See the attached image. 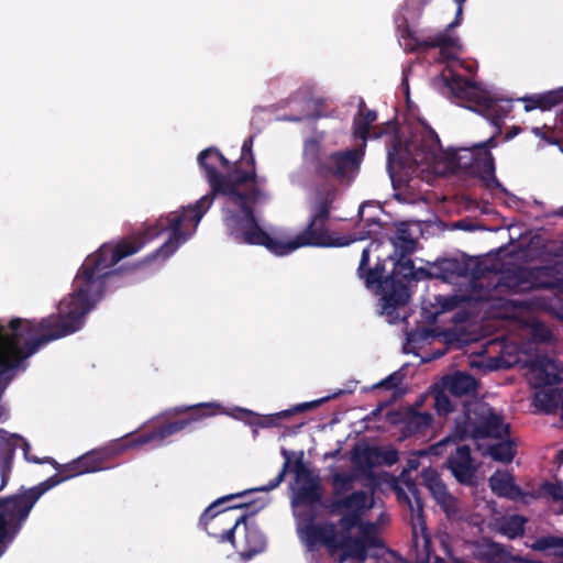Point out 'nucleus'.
I'll list each match as a JSON object with an SVG mask.
<instances>
[{
  "instance_id": "obj_1",
  "label": "nucleus",
  "mask_w": 563,
  "mask_h": 563,
  "mask_svg": "<svg viewBox=\"0 0 563 563\" xmlns=\"http://www.w3.org/2000/svg\"><path fill=\"white\" fill-rule=\"evenodd\" d=\"M197 161L206 173L211 188L210 194L205 195L194 205L161 216L153 224L131 236L121 239L115 244L103 243L96 252L86 257L106 283L109 277L118 273V269L113 267L120 261L137 253L145 244L164 232L169 233L168 239L145 261H152L158 256L169 257L196 230L202 217L211 207L216 195L223 196L244 184L252 183L256 185L258 181L257 174L243 172L238 163L232 165L217 147L211 146L201 151Z\"/></svg>"
},
{
  "instance_id": "obj_2",
  "label": "nucleus",
  "mask_w": 563,
  "mask_h": 563,
  "mask_svg": "<svg viewBox=\"0 0 563 563\" xmlns=\"http://www.w3.org/2000/svg\"><path fill=\"white\" fill-rule=\"evenodd\" d=\"M223 196L238 208L228 209L223 222L229 236L239 244L261 245L275 255L284 256L299 247H342L351 242L346 236H333L327 229L338 197L335 187H327L316 192L307 227L289 241L272 236L260 225L254 206L267 197L261 188L253 186L247 191L236 188Z\"/></svg>"
},
{
  "instance_id": "obj_3",
  "label": "nucleus",
  "mask_w": 563,
  "mask_h": 563,
  "mask_svg": "<svg viewBox=\"0 0 563 563\" xmlns=\"http://www.w3.org/2000/svg\"><path fill=\"white\" fill-rule=\"evenodd\" d=\"M394 261V268L390 274L385 275V263L378 261L373 268L369 265V249L365 247L362 251L357 274L364 280L368 289H376L379 294L382 302V313L393 317L399 307L408 303L410 295L406 284L400 279L411 282L415 274L413 261L400 255H396Z\"/></svg>"
},
{
  "instance_id": "obj_4",
  "label": "nucleus",
  "mask_w": 563,
  "mask_h": 563,
  "mask_svg": "<svg viewBox=\"0 0 563 563\" xmlns=\"http://www.w3.org/2000/svg\"><path fill=\"white\" fill-rule=\"evenodd\" d=\"M509 434V428L505 424L503 417L494 412L487 405L473 404L464 406L463 413L455 419L452 432L431 445L430 452L434 455H442L449 443H457L467 439H503Z\"/></svg>"
},
{
  "instance_id": "obj_5",
  "label": "nucleus",
  "mask_w": 563,
  "mask_h": 563,
  "mask_svg": "<svg viewBox=\"0 0 563 563\" xmlns=\"http://www.w3.org/2000/svg\"><path fill=\"white\" fill-rule=\"evenodd\" d=\"M364 147L325 152L318 142H311L307 148L308 162L316 178L339 184H351L364 158Z\"/></svg>"
},
{
  "instance_id": "obj_6",
  "label": "nucleus",
  "mask_w": 563,
  "mask_h": 563,
  "mask_svg": "<svg viewBox=\"0 0 563 563\" xmlns=\"http://www.w3.org/2000/svg\"><path fill=\"white\" fill-rule=\"evenodd\" d=\"M442 155V145L438 134L433 130L423 131L402 148L397 136L387 153V168L391 174L395 166L399 168L411 167L412 165H432Z\"/></svg>"
},
{
  "instance_id": "obj_7",
  "label": "nucleus",
  "mask_w": 563,
  "mask_h": 563,
  "mask_svg": "<svg viewBox=\"0 0 563 563\" xmlns=\"http://www.w3.org/2000/svg\"><path fill=\"white\" fill-rule=\"evenodd\" d=\"M177 412H188V416L174 421H167L155 426L152 430L128 439L125 446L134 448L153 441H163L183 430L194 431L203 419L214 417L223 412V408L217 402H200L192 406L177 408Z\"/></svg>"
},
{
  "instance_id": "obj_8",
  "label": "nucleus",
  "mask_w": 563,
  "mask_h": 563,
  "mask_svg": "<svg viewBox=\"0 0 563 563\" xmlns=\"http://www.w3.org/2000/svg\"><path fill=\"white\" fill-rule=\"evenodd\" d=\"M253 492L252 489L236 493V494H230L227 496H223L216 501H213L208 508L205 509L202 512L199 523L200 526L207 531L209 536H212L219 540V542H230L232 545L235 547V540H234V531L236 528L242 525V522H245L246 515H242L239 518L234 520V523L232 527L228 529H223L222 532L218 533L216 531L217 528L223 526L228 521V511L232 509H239L244 508L247 506L246 503H241L232 506H228L224 509H219V507L230 500H233L235 498H241L245 494Z\"/></svg>"
},
{
  "instance_id": "obj_9",
  "label": "nucleus",
  "mask_w": 563,
  "mask_h": 563,
  "mask_svg": "<svg viewBox=\"0 0 563 563\" xmlns=\"http://www.w3.org/2000/svg\"><path fill=\"white\" fill-rule=\"evenodd\" d=\"M298 532L309 548L324 545L331 553L335 552L339 540L336 525L331 521L316 522L314 509H298L295 511Z\"/></svg>"
},
{
  "instance_id": "obj_10",
  "label": "nucleus",
  "mask_w": 563,
  "mask_h": 563,
  "mask_svg": "<svg viewBox=\"0 0 563 563\" xmlns=\"http://www.w3.org/2000/svg\"><path fill=\"white\" fill-rule=\"evenodd\" d=\"M21 446L25 461L34 464H49L53 467L58 465V462L51 457H37L31 454V444L29 441L18 433H9L0 429V492L7 486L13 468L15 451Z\"/></svg>"
},
{
  "instance_id": "obj_11",
  "label": "nucleus",
  "mask_w": 563,
  "mask_h": 563,
  "mask_svg": "<svg viewBox=\"0 0 563 563\" xmlns=\"http://www.w3.org/2000/svg\"><path fill=\"white\" fill-rule=\"evenodd\" d=\"M343 552L341 561L350 558L363 563L368 556L379 559L386 550L384 542L376 536V528L373 523L362 527L360 537L340 536L335 545V552Z\"/></svg>"
},
{
  "instance_id": "obj_12",
  "label": "nucleus",
  "mask_w": 563,
  "mask_h": 563,
  "mask_svg": "<svg viewBox=\"0 0 563 563\" xmlns=\"http://www.w3.org/2000/svg\"><path fill=\"white\" fill-rule=\"evenodd\" d=\"M367 494L364 490H356L350 495L334 499L324 507L331 514H338L346 510L339 519L336 528H340L339 536H352L351 531L361 525L362 511L367 507Z\"/></svg>"
},
{
  "instance_id": "obj_13",
  "label": "nucleus",
  "mask_w": 563,
  "mask_h": 563,
  "mask_svg": "<svg viewBox=\"0 0 563 563\" xmlns=\"http://www.w3.org/2000/svg\"><path fill=\"white\" fill-rule=\"evenodd\" d=\"M53 487H55V483L42 482L36 486L21 489L20 493L9 496L7 512L3 514L14 523V532H20L36 501Z\"/></svg>"
},
{
  "instance_id": "obj_14",
  "label": "nucleus",
  "mask_w": 563,
  "mask_h": 563,
  "mask_svg": "<svg viewBox=\"0 0 563 563\" xmlns=\"http://www.w3.org/2000/svg\"><path fill=\"white\" fill-rule=\"evenodd\" d=\"M435 276L444 282H452L459 277H479L478 264L472 260L442 258L433 263Z\"/></svg>"
},
{
  "instance_id": "obj_15",
  "label": "nucleus",
  "mask_w": 563,
  "mask_h": 563,
  "mask_svg": "<svg viewBox=\"0 0 563 563\" xmlns=\"http://www.w3.org/2000/svg\"><path fill=\"white\" fill-rule=\"evenodd\" d=\"M446 464L460 484L473 485L475 483L476 467L473 464L468 445H457L455 452L449 456Z\"/></svg>"
},
{
  "instance_id": "obj_16",
  "label": "nucleus",
  "mask_w": 563,
  "mask_h": 563,
  "mask_svg": "<svg viewBox=\"0 0 563 563\" xmlns=\"http://www.w3.org/2000/svg\"><path fill=\"white\" fill-rule=\"evenodd\" d=\"M470 176L478 178L487 189H499L507 194V189L495 175V159L490 151H477Z\"/></svg>"
},
{
  "instance_id": "obj_17",
  "label": "nucleus",
  "mask_w": 563,
  "mask_h": 563,
  "mask_svg": "<svg viewBox=\"0 0 563 563\" xmlns=\"http://www.w3.org/2000/svg\"><path fill=\"white\" fill-rule=\"evenodd\" d=\"M422 484L428 488L437 504L445 511H451L455 506L454 497L440 477L437 470L427 467L421 471Z\"/></svg>"
},
{
  "instance_id": "obj_18",
  "label": "nucleus",
  "mask_w": 563,
  "mask_h": 563,
  "mask_svg": "<svg viewBox=\"0 0 563 563\" xmlns=\"http://www.w3.org/2000/svg\"><path fill=\"white\" fill-rule=\"evenodd\" d=\"M476 104L479 108V112L487 118L498 131L501 129L504 119L512 109L511 99L494 98L485 93H483L481 100H476Z\"/></svg>"
},
{
  "instance_id": "obj_19",
  "label": "nucleus",
  "mask_w": 563,
  "mask_h": 563,
  "mask_svg": "<svg viewBox=\"0 0 563 563\" xmlns=\"http://www.w3.org/2000/svg\"><path fill=\"white\" fill-rule=\"evenodd\" d=\"M442 79L453 99L476 103L483 96L477 91L475 84L462 75L450 71L449 75L443 74Z\"/></svg>"
},
{
  "instance_id": "obj_20",
  "label": "nucleus",
  "mask_w": 563,
  "mask_h": 563,
  "mask_svg": "<svg viewBox=\"0 0 563 563\" xmlns=\"http://www.w3.org/2000/svg\"><path fill=\"white\" fill-rule=\"evenodd\" d=\"M442 79L453 99L476 103L483 96L477 91L475 84L462 75L450 71L449 75L443 74Z\"/></svg>"
},
{
  "instance_id": "obj_21",
  "label": "nucleus",
  "mask_w": 563,
  "mask_h": 563,
  "mask_svg": "<svg viewBox=\"0 0 563 563\" xmlns=\"http://www.w3.org/2000/svg\"><path fill=\"white\" fill-rule=\"evenodd\" d=\"M432 422L431 413L408 409L400 420V439L405 440L413 435L424 434L431 428Z\"/></svg>"
},
{
  "instance_id": "obj_22",
  "label": "nucleus",
  "mask_w": 563,
  "mask_h": 563,
  "mask_svg": "<svg viewBox=\"0 0 563 563\" xmlns=\"http://www.w3.org/2000/svg\"><path fill=\"white\" fill-rule=\"evenodd\" d=\"M126 442L128 439L124 438L122 439L121 442L114 443L110 448L92 450L86 454H82L81 456H79L80 459L85 460V462H82L81 464V467L87 468V473H93L108 468V460L112 455L130 448L125 446Z\"/></svg>"
},
{
  "instance_id": "obj_23",
  "label": "nucleus",
  "mask_w": 563,
  "mask_h": 563,
  "mask_svg": "<svg viewBox=\"0 0 563 563\" xmlns=\"http://www.w3.org/2000/svg\"><path fill=\"white\" fill-rule=\"evenodd\" d=\"M323 489L320 479H310L308 483H302L294 493L291 504L294 507H306V509H314L316 506L322 504Z\"/></svg>"
},
{
  "instance_id": "obj_24",
  "label": "nucleus",
  "mask_w": 563,
  "mask_h": 563,
  "mask_svg": "<svg viewBox=\"0 0 563 563\" xmlns=\"http://www.w3.org/2000/svg\"><path fill=\"white\" fill-rule=\"evenodd\" d=\"M330 399V397L321 398L318 400H312L308 402H302L299 405L294 406L290 409L283 410L273 415H266V416H258L256 415L253 420L252 424L261 427V428H271V427H278L280 426V421L283 419H287L294 415L305 412L310 409H314L319 407L322 402Z\"/></svg>"
},
{
  "instance_id": "obj_25",
  "label": "nucleus",
  "mask_w": 563,
  "mask_h": 563,
  "mask_svg": "<svg viewBox=\"0 0 563 563\" xmlns=\"http://www.w3.org/2000/svg\"><path fill=\"white\" fill-rule=\"evenodd\" d=\"M531 290L555 289L561 285L560 272L554 265L528 267Z\"/></svg>"
},
{
  "instance_id": "obj_26",
  "label": "nucleus",
  "mask_w": 563,
  "mask_h": 563,
  "mask_svg": "<svg viewBox=\"0 0 563 563\" xmlns=\"http://www.w3.org/2000/svg\"><path fill=\"white\" fill-rule=\"evenodd\" d=\"M445 390L455 397L474 395L478 384L476 378L466 372H455L442 378Z\"/></svg>"
},
{
  "instance_id": "obj_27",
  "label": "nucleus",
  "mask_w": 563,
  "mask_h": 563,
  "mask_svg": "<svg viewBox=\"0 0 563 563\" xmlns=\"http://www.w3.org/2000/svg\"><path fill=\"white\" fill-rule=\"evenodd\" d=\"M498 286L511 294H525L531 291L528 267L517 266L507 269L499 277Z\"/></svg>"
},
{
  "instance_id": "obj_28",
  "label": "nucleus",
  "mask_w": 563,
  "mask_h": 563,
  "mask_svg": "<svg viewBox=\"0 0 563 563\" xmlns=\"http://www.w3.org/2000/svg\"><path fill=\"white\" fill-rule=\"evenodd\" d=\"M244 525V539L241 550V556L244 560H251L254 555L263 552L266 548V538L261 529L255 523H247V518Z\"/></svg>"
},
{
  "instance_id": "obj_29",
  "label": "nucleus",
  "mask_w": 563,
  "mask_h": 563,
  "mask_svg": "<svg viewBox=\"0 0 563 563\" xmlns=\"http://www.w3.org/2000/svg\"><path fill=\"white\" fill-rule=\"evenodd\" d=\"M531 368L537 373L538 386H553L560 384L562 377L559 373V364L548 356H540L532 362Z\"/></svg>"
},
{
  "instance_id": "obj_30",
  "label": "nucleus",
  "mask_w": 563,
  "mask_h": 563,
  "mask_svg": "<svg viewBox=\"0 0 563 563\" xmlns=\"http://www.w3.org/2000/svg\"><path fill=\"white\" fill-rule=\"evenodd\" d=\"M476 556L484 563H514L516 559L506 545L493 540H485L477 548Z\"/></svg>"
},
{
  "instance_id": "obj_31",
  "label": "nucleus",
  "mask_w": 563,
  "mask_h": 563,
  "mask_svg": "<svg viewBox=\"0 0 563 563\" xmlns=\"http://www.w3.org/2000/svg\"><path fill=\"white\" fill-rule=\"evenodd\" d=\"M492 490L499 497L517 498L521 495V488L516 485L509 473H495L489 478Z\"/></svg>"
},
{
  "instance_id": "obj_32",
  "label": "nucleus",
  "mask_w": 563,
  "mask_h": 563,
  "mask_svg": "<svg viewBox=\"0 0 563 563\" xmlns=\"http://www.w3.org/2000/svg\"><path fill=\"white\" fill-rule=\"evenodd\" d=\"M377 112L366 108L364 100L360 101L358 112L353 121V134L355 139L366 141L371 125L376 121Z\"/></svg>"
},
{
  "instance_id": "obj_33",
  "label": "nucleus",
  "mask_w": 563,
  "mask_h": 563,
  "mask_svg": "<svg viewBox=\"0 0 563 563\" xmlns=\"http://www.w3.org/2000/svg\"><path fill=\"white\" fill-rule=\"evenodd\" d=\"M452 30H448V26L444 29V31L442 32H439L437 35H434L433 37H429L427 40H423V41H418L416 38L415 40V47L416 48H422V49H428V48H440V49H445V48H459L460 47V40L457 36H453L450 34Z\"/></svg>"
},
{
  "instance_id": "obj_34",
  "label": "nucleus",
  "mask_w": 563,
  "mask_h": 563,
  "mask_svg": "<svg viewBox=\"0 0 563 563\" xmlns=\"http://www.w3.org/2000/svg\"><path fill=\"white\" fill-rule=\"evenodd\" d=\"M404 484L409 495L398 488L396 492L398 501L407 504L411 511H417V516L421 517L423 511V501L416 482L408 478L404 481Z\"/></svg>"
},
{
  "instance_id": "obj_35",
  "label": "nucleus",
  "mask_w": 563,
  "mask_h": 563,
  "mask_svg": "<svg viewBox=\"0 0 563 563\" xmlns=\"http://www.w3.org/2000/svg\"><path fill=\"white\" fill-rule=\"evenodd\" d=\"M85 462L84 459L77 457L69 463L59 464L54 467L57 473L45 479L44 482L55 483V486L58 484L73 478L78 475H82L87 473V468H82L81 464Z\"/></svg>"
},
{
  "instance_id": "obj_36",
  "label": "nucleus",
  "mask_w": 563,
  "mask_h": 563,
  "mask_svg": "<svg viewBox=\"0 0 563 563\" xmlns=\"http://www.w3.org/2000/svg\"><path fill=\"white\" fill-rule=\"evenodd\" d=\"M560 388H543L534 393V406L545 412L554 413L559 409Z\"/></svg>"
},
{
  "instance_id": "obj_37",
  "label": "nucleus",
  "mask_w": 563,
  "mask_h": 563,
  "mask_svg": "<svg viewBox=\"0 0 563 563\" xmlns=\"http://www.w3.org/2000/svg\"><path fill=\"white\" fill-rule=\"evenodd\" d=\"M477 157V148H460L450 154V164L454 169H457L470 176L473 169L475 159Z\"/></svg>"
},
{
  "instance_id": "obj_38",
  "label": "nucleus",
  "mask_w": 563,
  "mask_h": 563,
  "mask_svg": "<svg viewBox=\"0 0 563 563\" xmlns=\"http://www.w3.org/2000/svg\"><path fill=\"white\" fill-rule=\"evenodd\" d=\"M527 519L520 515H512L503 519L498 531L509 539H516L523 536Z\"/></svg>"
},
{
  "instance_id": "obj_39",
  "label": "nucleus",
  "mask_w": 563,
  "mask_h": 563,
  "mask_svg": "<svg viewBox=\"0 0 563 563\" xmlns=\"http://www.w3.org/2000/svg\"><path fill=\"white\" fill-rule=\"evenodd\" d=\"M394 246L395 255L406 257L415 252L416 240L411 238L407 229H398Z\"/></svg>"
},
{
  "instance_id": "obj_40",
  "label": "nucleus",
  "mask_w": 563,
  "mask_h": 563,
  "mask_svg": "<svg viewBox=\"0 0 563 563\" xmlns=\"http://www.w3.org/2000/svg\"><path fill=\"white\" fill-rule=\"evenodd\" d=\"M489 454L493 460L501 463H510L516 454L514 443L509 440L498 442L489 446Z\"/></svg>"
},
{
  "instance_id": "obj_41",
  "label": "nucleus",
  "mask_w": 563,
  "mask_h": 563,
  "mask_svg": "<svg viewBox=\"0 0 563 563\" xmlns=\"http://www.w3.org/2000/svg\"><path fill=\"white\" fill-rule=\"evenodd\" d=\"M280 453L284 456L285 461H284L283 467L279 471V473L277 474V476L275 478L271 479L266 485L257 487V488H253L252 490H254V492H271V490L277 488L283 483L286 474L290 471L291 461H290V453L285 448L282 449Z\"/></svg>"
},
{
  "instance_id": "obj_42",
  "label": "nucleus",
  "mask_w": 563,
  "mask_h": 563,
  "mask_svg": "<svg viewBox=\"0 0 563 563\" xmlns=\"http://www.w3.org/2000/svg\"><path fill=\"white\" fill-rule=\"evenodd\" d=\"M253 143H254V137L253 136H249L246 140H244L243 144H242V148H241V157H240V161L236 162L238 165L241 167V166H245L246 169H243V172H254L256 174V169H255V156L253 154Z\"/></svg>"
},
{
  "instance_id": "obj_43",
  "label": "nucleus",
  "mask_w": 563,
  "mask_h": 563,
  "mask_svg": "<svg viewBox=\"0 0 563 563\" xmlns=\"http://www.w3.org/2000/svg\"><path fill=\"white\" fill-rule=\"evenodd\" d=\"M354 477L346 473H335L332 476V493L339 499L353 487Z\"/></svg>"
},
{
  "instance_id": "obj_44",
  "label": "nucleus",
  "mask_w": 563,
  "mask_h": 563,
  "mask_svg": "<svg viewBox=\"0 0 563 563\" xmlns=\"http://www.w3.org/2000/svg\"><path fill=\"white\" fill-rule=\"evenodd\" d=\"M532 340L537 343H549L553 339L551 329L542 321L533 320L529 323Z\"/></svg>"
},
{
  "instance_id": "obj_45",
  "label": "nucleus",
  "mask_w": 563,
  "mask_h": 563,
  "mask_svg": "<svg viewBox=\"0 0 563 563\" xmlns=\"http://www.w3.org/2000/svg\"><path fill=\"white\" fill-rule=\"evenodd\" d=\"M290 470L295 473L297 482L301 484L308 483L310 479H320L319 476L313 475L312 471L306 466L302 451L299 453V456L296 459Z\"/></svg>"
},
{
  "instance_id": "obj_46",
  "label": "nucleus",
  "mask_w": 563,
  "mask_h": 563,
  "mask_svg": "<svg viewBox=\"0 0 563 563\" xmlns=\"http://www.w3.org/2000/svg\"><path fill=\"white\" fill-rule=\"evenodd\" d=\"M563 100V93L560 90H552L545 93L537 95V106L541 110H550Z\"/></svg>"
},
{
  "instance_id": "obj_47",
  "label": "nucleus",
  "mask_w": 563,
  "mask_h": 563,
  "mask_svg": "<svg viewBox=\"0 0 563 563\" xmlns=\"http://www.w3.org/2000/svg\"><path fill=\"white\" fill-rule=\"evenodd\" d=\"M19 532H14V523L4 514L0 512V545L7 547Z\"/></svg>"
},
{
  "instance_id": "obj_48",
  "label": "nucleus",
  "mask_w": 563,
  "mask_h": 563,
  "mask_svg": "<svg viewBox=\"0 0 563 563\" xmlns=\"http://www.w3.org/2000/svg\"><path fill=\"white\" fill-rule=\"evenodd\" d=\"M554 548H563V537H541L538 538L532 544L531 549L534 551H545Z\"/></svg>"
},
{
  "instance_id": "obj_49",
  "label": "nucleus",
  "mask_w": 563,
  "mask_h": 563,
  "mask_svg": "<svg viewBox=\"0 0 563 563\" xmlns=\"http://www.w3.org/2000/svg\"><path fill=\"white\" fill-rule=\"evenodd\" d=\"M434 408L439 415H448L454 410L450 397L444 391H438L434 396Z\"/></svg>"
},
{
  "instance_id": "obj_50",
  "label": "nucleus",
  "mask_w": 563,
  "mask_h": 563,
  "mask_svg": "<svg viewBox=\"0 0 563 563\" xmlns=\"http://www.w3.org/2000/svg\"><path fill=\"white\" fill-rule=\"evenodd\" d=\"M542 489L545 495L552 498L553 501H563V483L562 482H544Z\"/></svg>"
},
{
  "instance_id": "obj_51",
  "label": "nucleus",
  "mask_w": 563,
  "mask_h": 563,
  "mask_svg": "<svg viewBox=\"0 0 563 563\" xmlns=\"http://www.w3.org/2000/svg\"><path fill=\"white\" fill-rule=\"evenodd\" d=\"M371 452H373L376 456H380L384 463L389 466L396 464L399 460L398 451L396 449H387L382 451L375 448L372 449Z\"/></svg>"
},
{
  "instance_id": "obj_52",
  "label": "nucleus",
  "mask_w": 563,
  "mask_h": 563,
  "mask_svg": "<svg viewBox=\"0 0 563 563\" xmlns=\"http://www.w3.org/2000/svg\"><path fill=\"white\" fill-rule=\"evenodd\" d=\"M402 375L399 372H394L393 374L388 375L386 378L380 380L377 385H375L376 388H385V389H396L401 384Z\"/></svg>"
},
{
  "instance_id": "obj_53",
  "label": "nucleus",
  "mask_w": 563,
  "mask_h": 563,
  "mask_svg": "<svg viewBox=\"0 0 563 563\" xmlns=\"http://www.w3.org/2000/svg\"><path fill=\"white\" fill-rule=\"evenodd\" d=\"M413 275L411 277V282H420V280H426V279H432V278H438L435 276V269L434 271H429L424 267H419V268H413Z\"/></svg>"
},
{
  "instance_id": "obj_54",
  "label": "nucleus",
  "mask_w": 563,
  "mask_h": 563,
  "mask_svg": "<svg viewBox=\"0 0 563 563\" xmlns=\"http://www.w3.org/2000/svg\"><path fill=\"white\" fill-rule=\"evenodd\" d=\"M466 0H454L456 4V13L454 20L448 24V30H453L462 24L463 21V8Z\"/></svg>"
},
{
  "instance_id": "obj_55",
  "label": "nucleus",
  "mask_w": 563,
  "mask_h": 563,
  "mask_svg": "<svg viewBox=\"0 0 563 563\" xmlns=\"http://www.w3.org/2000/svg\"><path fill=\"white\" fill-rule=\"evenodd\" d=\"M324 108V101L321 98H317L313 100V112L311 114V119L317 120L323 117H327V114L323 111Z\"/></svg>"
},
{
  "instance_id": "obj_56",
  "label": "nucleus",
  "mask_w": 563,
  "mask_h": 563,
  "mask_svg": "<svg viewBox=\"0 0 563 563\" xmlns=\"http://www.w3.org/2000/svg\"><path fill=\"white\" fill-rule=\"evenodd\" d=\"M376 129H378V131H375V137H379L384 134L390 133L391 131H396L397 123L395 121H388L384 126H377Z\"/></svg>"
},
{
  "instance_id": "obj_57",
  "label": "nucleus",
  "mask_w": 563,
  "mask_h": 563,
  "mask_svg": "<svg viewBox=\"0 0 563 563\" xmlns=\"http://www.w3.org/2000/svg\"><path fill=\"white\" fill-rule=\"evenodd\" d=\"M497 146L495 136H490L487 141L476 145L477 151H490L492 147Z\"/></svg>"
},
{
  "instance_id": "obj_58",
  "label": "nucleus",
  "mask_w": 563,
  "mask_h": 563,
  "mask_svg": "<svg viewBox=\"0 0 563 563\" xmlns=\"http://www.w3.org/2000/svg\"><path fill=\"white\" fill-rule=\"evenodd\" d=\"M523 101L526 102V104H525V110L526 111H531V110H534V109H539V106H537V95L536 96H531V97H526L523 99Z\"/></svg>"
},
{
  "instance_id": "obj_59",
  "label": "nucleus",
  "mask_w": 563,
  "mask_h": 563,
  "mask_svg": "<svg viewBox=\"0 0 563 563\" xmlns=\"http://www.w3.org/2000/svg\"><path fill=\"white\" fill-rule=\"evenodd\" d=\"M521 132V128L519 126H514L507 134H506V140H510L512 139L514 136L518 135L519 133Z\"/></svg>"
},
{
  "instance_id": "obj_60",
  "label": "nucleus",
  "mask_w": 563,
  "mask_h": 563,
  "mask_svg": "<svg viewBox=\"0 0 563 563\" xmlns=\"http://www.w3.org/2000/svg\"><path fill=\"white\" fill-rule=\"evenodd\" d=\"M514 563H542V562L533 561V560H530V559H527V558H522L520 555H516V559H515Z\"/></svg>"
},
{
  "instance_id": "obj_61",
  "label": "nucleus",
  "mask_w": 563,
  "mask_h": 563,
  "mask_svg": "<svg viewBox=\"0 0 563 563\" xmlns=\"http://www.w3.org/2000/svg\"><path fill=\"white\" fill-rule=\"evenodd\" d=\"M507 303L514 308L526 307V301H522V300H508Z\"/></svg>"
},
{
  "instance_id": "obj_62",
  "label": "nucleus",
  "mask_w": 563,
  "mask_h": 563,
  "mask_svg": "<svg viewBox=\"0 0 563 563\" xmlns=\"http://www.w3.org/2000/svg\"><path fill=\"white\" fill-rule=\"evenodd\" d=\"M8 503H9V496L0 498V508H1L0 512H7Z\"/></svg>"
},
{
  "instance_id": "obj_63",
  "label": "nucleus",
  "mask_w": 563,
  "mask_h": 563,
  "mask_svg": "<svg viewBox=\"0 0 563 563\" xmlns=\"http://www.w3.org/2000/svg\"><path fill=\"white\" fill-rule=\"evenodd\" d=\"M373 225L379 228L380 227L379 220H377V219H368L367 220V227L371 228Z\"/></svg>"
},
{
  "instance_id": "obj_64",
  "label": "nucleus",
  "mask_w": 563,
  "mask_h": 563,
  "mask_svg": "<svg viewBox=\"0 0 563 563\" xmlns=\"http://www.w3.org/2000/svg\"><path fill=\"white\" fill-rule=\"evenodd\" d=\"M559 408H561V410H562V419H563V386L560 388Z\"/></svg>"
}]
</instances>
